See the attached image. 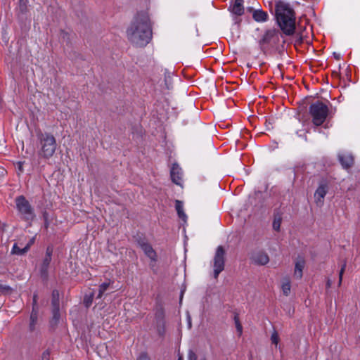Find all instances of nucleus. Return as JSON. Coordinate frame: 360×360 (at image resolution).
Returning <instances> with one entry per match:
<instances>
[{
  "mask_svg": "<svg viewBox=\"0 0 360 360\" xmlns=\"http://www.w3.org/2000/svg\"><path fill=\"white\" fill-rule=\"evenodd\" d=\"M346 265H347L346 261H345L343 264L342 265L341 269L339 272V282H338L339 285H340L342 283V276H343L344 272L345 271Z\"/></svg>",
  "mask_w": 360,
  "mask_h": 360,
  "instance_id": "obj_28",
  "label": "nucleus"
},
{
  "mask_svg": "<svg viewBox=\"0 0 360 360\" xmlns=\"http://www.w3.org/2000/svg\"><path fill=\"white\" fill-rule=\"evenodd\" d=\"M244 0H231L229 10L234 15L240 16L244 13Z\"/></svg>",
  "mask_w": 360,
  "mask_h": 360,
  "instance_id": "obj_12",
  "label": "nucleus"
},
{
  "mask_svg": "<svg viewBox=\"0 0 360 360\" xmlns=\"http://www.w3.org/2000/svg\"><path fill=\"white\" fill-rule=\"evenodd\" d=\"M281 288L284 295L288 296L290 294L291 285L289 279L286 278L283 280Z\"/></svg>",
  "mask_w": 360,
  "mask_h": 360,
  "instance_id": "obj_24",
  "label": "nucleus"
},
{
  "mask_svg": "<svg viewBox=\"0 0 360 360\" xmlns=\"http://www.w3.org/2000/svg\"><path fill=\"white\" fill-rule=\"evenodd\" d=\"M250 9L252 10V11H253L252 12V18L256 22H266L268 20L269 15L266 12H265L262 10H260V9H257V10H253L252 8H250Z\"/></svg>",
  "mask_w": 360,
  "mask_h": 360,
  "instance_id": "obj_15",
  "label": "nucleus"
},
{
  "mask_svg": "<svg viewBox=\"0 0 360 360\" xmlns=\"http://www.w3.org/2000/svg\"><path fill=\"white\" fill-rule=\"evenodd\" d=\"M282 222V216L280 213L274 214V218L273 221V229L278 231L280 230L281 224Z\"/></svg>",
  "mask_w": 360,
  "mask_h": 360,
  "instance_id": "obj_21",
  "label": "nucleus"
},
{
  "mask_svg": "<svg viewBox=\"0 0 360 360\" xmlns=\"http://www.w3.org/2000/svg\"><path fill=\"white\" fill-rule=\"evenodd\" d=\"M1 288L4 289V290H8L11 289V288L9 286H7V285L1 286Z\"/></svg>",
  "mask_w": 360,
  "mask_h": 360,
  "instance_id": "obj_39",
  "label": "nucleus"
},
{
  "mask_svg": "<svg viewBox=\"0 0 360 360\" xmlns=\"http://www.w3.org/2000/svg\"><path fill=\"white\" fill-rule=\"evenodd\" d=\"M52 319L50 321V324L52 327L58 325L60 319V308L52 309Z\"/></svg>",
  "mask_w": 360,
  "mask_h": 360,
  "instance_id": "obj_18",
  "label": "nucleus"
},
{
  "mask_svg": "<svg viewBox=\"0 0 360 360\" xmlns=\"http://www.w3.org/2000/svg\"><path fill=\"white\" fill-rule=\"evenodd\" d=\"M309 113L315 126H321L329 115V108L327 105L320 101L311 103L309 108Z\"/></svg>",
  "mask_w": 360,
  "mask_h": 360,
  "instance_id": "obj_5",
  "label": "nucleus"
},
{
  "mask_svg": "<svg viewBox=\"0 0 360 360\" xmlns=\"http://www.w3.org/2000/svg\"><path fill=\"white\" fill-rule=\"evenodd\" d=\"M93 296H94V295L91 294L89 297L84 299V303H85L86 307H88L91 305L92 300H93Z\"/></svg>",
  "mask_w": 360,
  "mask_h": 360,
  "instance_id": "obj_34",
  "label": "nucleus"
},
{
  "mask_svg": "<svg viewBox=\"0 0 360 360\" xmlns=\"http://www.w3.org/2000/svg\"><path fill=\"white\" fill-rule=\"evenodd\" d=\"M328 185L326 180H322L314 193V200L318 206L323 204V200L328 193Z\"/></svg>",
  "mask_w": 360,
  "mask_h": 360,
  "instance_id": "obj_8",
  "label": "nucleus"
},
{
  "mask_svg": "<svg viewBox=\"0 0 360 360\" xmlns=\"http://www.w3.org/2000/svg\"><path fill=\"white\" fill-rule=\"evenodd\" d=\"M177 360H184L182 356H179Z\"/></svg>",
  "mask_w": 360,
  "mask_h": 360,
  "instance_id": "obj_42",
  "label": "nucleus"
},
{
  "mask_svg": "<svg viewBox=\"0 0 360 360\" xmlns=\"http://www.w3.org/2000/svg\"><path fill=\"white\" fill-rule=\"evenodd\" d=\"M305 265V261L304 259L301 258L299 260H297L295 263V271H294V276L297 278L300 279L302 277V271Z\"/></svg>",
  "mask_w": 360,
  "mask_h": 360,
  "instance_id": "obj_16",
  "label": "nucleus"
},
{
  "mask_svg": "<svg viewBox=\"0 0 360 360\" xmlns=\"http://www.w3.org/2000/svg\"><path fill=\"white\" fill-rule=\"evenodd\" d=\"M37 295H34V296H33V307H34L37 310V307H35L37 304Z\"/></svg>",
  "mask_w": 360,
  "mask_h": 360,
  "instance_id": "obj_37",
  "label": "nucleus"
},
{
  "mask_svg": "<svg viewBox=\"0 0 360 360\" xmlns=\"http://www.w3.org/2000/svg\"><path fill=\"white\" fill-rule=\"evenodd\" d=\"M302 42V37H300L298 39H297L296 43L297 44H301Z\"/></svg>",
  "mask_w": 360,
  "mask_h": 360,
  "instance_id": "obj_40",
  "label": "nucleus"
},
{
  "mask_svg": "<svg viewBox=\"0 0 360 360\" xmlns=\"http://www.w3.org/2000/svg\"><path fill=\"white\" fill-rule=\"evenodd\" d=\"M200 360H207L205 358H202Z\"/></svg>",
  "mask_w": 360,
  "mask_h": 360,
  "instance_id": "obj_43",
  "label": "nucleus"
},
{
  "mask_svg": "<svg viewBox=\"0 0 360 360\" xmlns=\"http://www.w3.org/2000/svg\"><path fill=\"white\" fill-rule=\"evenodd\" d=\"M49 359H50V352L49 349H47L42 353L41 360H49Z\"/></svg>",
  "mask_w": 360,
  "mask_h": 360,
  "instance_id": "obj_33",
  "label": "nucleus"
},
{
  "mask_svg": "<svg viewBox=\"0 0 360 360\" xmlns=\"http://www.w3.org/2000/svg\"><path fill=\"white\" fill-rule=\"evenodd\" d=\"M15 202L16 208L24 220L32 221L34 218V209L25 196L20 195L17 197Z\"/></svg>",
  "mask_w": 360,
  "mask_h": 360,
  "instance_id": "obj_6",
  "label": "nucleus"
},
{
  "mask_svg": "<svg viewBox=\"0 0 360 360\" xmlns=\"http://www.w3.org/2000/svg\"><path fill=\"white\" fill-rule=\"evenodd\" d=\"M30 249V245H26L24 248H20L17 244H14L13 246L11 253L15 255H22L26 253Z\"/></svg>",
  "mask_w": 360,
  "mask_h": 360,
  "instance_id": "obj_19",
  "label": "nucleus"
},
{
  "mask_svg": "<svg viewBox=\"0 0 360 360\" xmlns=\"http://www.w3.org/2000/svg\"><path fill=\"white\" fill-rule=\"evenodd\" d=\"M271 340L272 343L276 345H277V344L278 343L279 337L278 333L276 330H274V333L271 334Z\"/></svg>",
  "mask_w": 360,
  "mask_h": 360,
  "instance_id": "obj_29",
  "label": "nucleus"
},
{
  "mask_svg": "<svg viewBox=\"0 0 360 360\" xmlns=\"http://www.w3.org/2000/svg\"><path fill=\"white\" fill-rule=\"evenodd\" d=\"M234 322L236 325V328L237 331L238 332V335L240 336L243 333V326L240 322L239 318L238 315H235L234 316Z\"/></svg>",
  "mask_w": 360,
  "mask_h": 360,
  "instance_id": "obj_25",
  "label": "nucleus"
},
{
  "mask_svg": "<svg viewBox=\"0 0 360 360\" xmlns=\"http://www.w3.org/2000/svg\"><path fill=\"white\" fill-rule=\"evenodd\" d=\"M280 41L279 31L276 29H269L262 34L258 41L260 50L264 54H269L275 50Z\"/></svg>",
  "mask_w": 360,
  "mask_h": 360,
  "instance_id": "obj_4",
  "label": "nucleus"
},
{
  "mask_svg": "<svg viewBox=\"0 0 360 360\" xmlns=\"http://www.w3.org/2000/svg\"><path fill=\"white\" fill-rule=\"evenodd\" d=\"M226 250L222 245L217 248L213 258L214 278L217 279L219 274L224 271L225 266Z\"/></svg>",
  "mask_w": 360,
  "mask_h": 360,
  "instance_id": "obj_7",
  "label": "nucleus"
},
{
  "mask_svg": "<svg viewBox=\"0 0 360 360\" xmlns=\"http://www.w3.org/2000/svg\"><path fill=\"white\" fill-rule=\"evenodd\" d=\"M128 41L134 46L143 48L153 38V24L147 11H141L134 16L127 29Z\"/></svg>",
  "mask_w": 360,
  "mask_h": 360,
  "instance_id": "obj_1",
  "label": "nucleus"
},
{
  "mask_svg": "<svg viewBox=\"0 0 360 360\" xmlns=\"http://www.w3.org/2000/svg\"><path fill=\"white\" fill-rule=\"evenodd\" d=\"M188 360H197V355L193 351L190 350L188 352Z\"/></svg>",
  "mask_w": 360,
  "mask_h": 360,
  "instance_id": "obj_32",
  "label": "nucleus"
},
{
  "mask_svg": "<svg viewBox=\"0 0 360 360\" xmlns=\"http://www.w3.org/2000/svg\"><path fill=\"white\" fill-rule=\"evenodd\" d=\"M139 245L141 247L142 250L144 252L145 255L150 258V259L156 262L158 259L157 253L155 250L153 248L151 245L148 243V241L144 238H139L137 240Z\"/></svg>",
  "mask_w": 360,
  "mask_h": 360,
  "instance_id": "obj_9",
  "label": "nucleus"
},
{
  "mask_svg": "<svg viewBox=\"0 0 360 360\" xmlns=\"http://www.w3.org/2000/svg\"><path fill=\"white\" fill-rule=\"evenodd\" d=\"M338 160L340 163L341 164L342 167L345 169H348L351 168L354 162V157L352 154H338Z\"/></svg>",
  "mask_w": 360,
  "mask_h": 360,
  "instance_id": "obj_13",
  "label": "nucleus"
},
{
  "mask_svg": "<svg viewBox=\"0 0 360 360\" xmlns=\"http://www.w3.org/2000/svg\"><path fill=\"white\" fill-rule=\"evenodd\" d=\"M52 253H53V249L51 247H48L46 248V256H49L51 257L52 256Z\"/></svg>",
  "mask_w": 360,
  "mask_h": 360,
  "instance_id": "obj_35",
  "label": "nucleus"
},
{
  "mask_svg": "<svg viewBox=\"0 0 360 360\" xmlns=\"http://www.w3.org/2000/svg\"><path fill=\"white\" fill-rule=\"evenodd\" d=\"M172 181L176 185L181 186V169L177 164H174L171 172Z\"/></svg>",
  "mask_w": 360,
  "mask_h": 360,
  "instance_id": "obj_14",
  "label": "nucleus"
},
{
  "mask_svg": "<svg viewBox=\"0 0 360 360\" xmlns=\"http://www.w3.org/2000/svg\"><path fill=\"white\" fill-rule=\"evenodd\" d=\"M39 144V156L49 159L52 157L56 149V141L53 135L42 132L40 129L36 131Z\"/></svg>",
  "mask_w": 360,
  "mask_h": 360,
  "instance_id": "obj_3",
  "label": "nucleus"
},
{
  "mask_svg": "<svg viewBox=\"0 0 360 360\" xmlns=\"http://www.w3.org/2000/svg\"><path fill=\"white\" fill-rule=\"evenodd\" d=\"M175 208L177 212L178 217L184 222L186 221L187 216L185 214L183 208V202L179 200H175Z\"/></svg>",
  "mask_w": 360,
  "mask_h": 360,
  "instance_id": "obj_17",
  "label": "nucleus"
},
{
  "mask_svg": "<svg viewBox=\"0 0 360 360\" xmlns=\"http://www.w3.org/2000/svg\"><path fill=\"white\" fill-rule=\"evenodd\" d=\"M51 261V257L49 256H45L43 261V267L47 268Z\"/></svg>",
  "mask_w": 360,
  "mask_h": 360,
  "instance_id": "obj_31",
  "label": "nucleus"
},
{
  "mask_svg": "<svg viewBox=\"0 0 360 360\" xmlns=\"http://www.w3.org/2000/svg\"><path fill=\"white\" fill-rule=\"evenodd\" d=\"M111 284H112V282L109 281L108 282H104L100 285L98 289V294L97 295L98 299H101L102 297L104 292L108 289Z\"/></svg>",
  "mask_w": 360,
  "mask_h": 360,
  "instance_id": "obj_22",
  "label": "nucleus"
},
{
  "mask_svg": "<svg viewBox=\"0 0 360 360\" xmlns=\"http://www.w3.org/2000/svg\"><path fill=\"white\" fill-rule=\"evenodd\" d=\"M60 37L63 41H68L70 39V34L68 32L61 30L60 33Z\"/></svg>",
  "mask_w": 360,
  "mask_h": 360,
  "instance_id": "obj_30",
  "label": "nucleus"
},
{
  "mask_svg": "<svg viewBox=\"0 0 360 360\" xmlns=\"http://www.w3.org/2000/svg\"><path fill=\"white\" fill-rule=\"evenodd\" d=\"M165 320V313L164 311L160 309L158 310L155 313V321H160L161 323H162V321Z\"/></svg>",
  "mask_w": 360,
  "mask_h": 360,
  "instance_id": "obj_27",
  "label": "nucleus"
},
{
  "mask_svg": "<svg viewBox=\"0 0 360 360\" xmlns=\"http://www.w3.org/2000/svg\"><path fill=\"white\" fill-rule=\"evenodd\" d=\"M276 18L282 32L288 36L292 35L295 30L294 11L288 4L278 2L276 6Z\"/></svg>",
  "mask_w": 360,
  "mask_h": 360,
  "instance_id": "obj_2",
  "label": "nucleus"
},
{
  "mask_svg": "<svg viewBox=\"0 0 360 360\" xmlns=\"http://www.w3.org/2000/svg\"><path fill=\"white\" fill-rule=\"evenodd\" d=\"M252 261L258 265H265L269 262L268 255L264 251H258L252 254Z\"/></svg>",
  "mask_w": 360,
  "mask_h": 360,
  "instance_id": "obj_11",
  "label": "nucleus"
},
{
  "mask_svg": "<svg viewBox=\"0 0 360 360\" xmlns=\"http://www.w3.org/2000/svg\"><path fill=\"white\" fill-rule=\"evenodd\" d=\"M34 238H32L27 245H30V247L34 243Z\"/></svg>",
  "mask_w": 360,
  "mask_h": 360,
  "instance_id": "obj_38",
  "label": "nucleus"
},
{
  "mask_svg": "<svg viewBox=\"0 0 360 360\" xmlns=\"http://www.w3.org/2000/svg\"><path fill=\"white\" fill-rule=\"evenodd\" d=\"M138 360H150V358L146 354H142L138 359Z\"/></svg>",
  "mask_w": 360,
  "mask_h": 360,
  "instance_id": "obj_36",
  "label": "nucleus"
},
{
  "mask_svg": "<svg viewBox=\"0 0 360 360\" xmlns=\"http://www.w3.org/2000/svg\"><path fill=\"white\" fill-rule=\"evenodd\" d=\"M18 9L21 14L28 11V0H19Z\"/></svg>",
  "mask_w": 360,
  "mask_h": 360,
  "instance_id": "obj_23",
  "label": "nucleus"
},
{
  "mask_svg": "<svg viewBox=\"0 0 360 360\" xmlns=\"http://www.w3.org/2000/svg\"><path fill=\"white\" fill-rule=\"evenodd\" d=\"M330 285H331V282H330V279H328L327 281V283H326V286H327V288H330Z\"/></svg>",
  "mask_w": 360,
  "mask_h": 360,
  "instance_id": "obj_41",
  "label": "nucleus"
},
{
  "mask_svg": "<svg viewBox=\"0 0 360 360\" xmlns=\"http://www.w3.org/2000/svg\"><path fill=\"white\" fill-rule=\"evenodd\" d=\"M156 328L158 333L160 335H163L165 333V320L162 321V323L160 321H156Z\"/></svg>",
  "mask_w": 360,
  "mask_h": 360,
  "instance_id": "obj_26",
  "label": "nucleus"
},
{
  "mask_svg": "<svg viewBox=\"0 0 360 360\" xmlns=\"http://www.w3.org/2000/svg\"><path fill=\"white\" fill-rule=\"evenodd\" d=\"M51 305H52V309L60 308L59 292L57 290H54L52 292Z\"/></svg>",
  "mask_w": 360,
  "mask_h": 360,
  "instance_id": "obj_20",
  "label": "nucleus"
},
{
  "mask_svg": "<svg viewBox=\"0 0 360 360\" xmlns=\"http://www.w3.org/2000/svg\"><path fill=\"white\" fill-rule=\"evenodd\" d=\"M28 330L31 333H38L39 330L38 311L34 307H32L30 314Z\"/></svg>",
  "mask_w": 360,
  "mask_h": 360,
  "instance_id": "obj_10",
  "label": "nucleus"
}]
</instances>
